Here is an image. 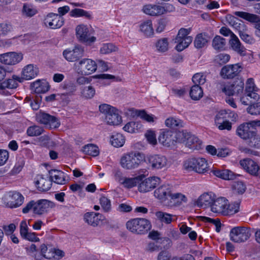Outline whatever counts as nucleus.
<instances>
[{"mask_svg":"<svg viewBox=\"0 0 260 260\" xmlns=\"http://www.w3.org/2000/svg\"><path fill=\"white\" fill-rule=\"evenodd\" d=\"M84 49L82 47L77 45L73 50L66 49L63 52V55L68 61L73 62L79 60L83 55Z\"/></svg>","mask_w":260,"mask_h":260,"instance_id":"f3484780","label":"nucleus"},{"mask_svg":"<svg viewBox=\"0 0 260 260\" xmlns=\"http://www.w3.org/2000/svg\"><path fill=\"white\" fill-rule=\"evenodd\" d=\"M141 31L146 37H151L154 34L151 20H147L142 22L140 25Z\"/></svg>","mask_w":260,"mask_h":260,"instance_id":"72a5a7b5","label":"nucleus"},{"mask_svg":"<svg viewBox=\"0 0 260 260\" xmlns=\"http://www.w3.org/2000/svg\"><path fill=\"white\" fill-rule=\"evenodd\" d=\"M234 14L236 16L253 23L255 29V35L260 37V17L259 16L242 11H236Z\"/></svg>","mask_w":260,"mask_h":260,"instance_id":"f8f14e48","label":"nucleus"},{"mask_svg":"<svg viewBox=\"0 0 260 260\" xmlns=\"http://www.w3.org/2000/svg\"><path fill=\"white\" fill-rule=\"evenodd\" d=\"M12 29L10 24L6 23H0V36H6L10 32Z\"/></svg>","mask_w":260,"mask_h":260,"instance_id":"338daca9","label":"nucleus"},{"mask_svg":"<svg viewBox=\"0 0 260 260\" xmlns=\"http://www.w3.org/2000/svg\"><path fill=\"white\" fill-rule=\"evenodd\" d=\"M247 26L245 25H242L238 31L239 35L244 42L247 44H252L255 42V40L251 36L247 34Z\"/></svg>","mask_w":260,"mask_h":260,"instance_id":"e433bc0d","label":"nucleus"},{"mask_svg":"<svg viewBox=\"0 0 260 260\" xmlns=\"http://www.w3.org/2000/svg\"><path fill=\"white\" fill-rule=\"evenodd\" d=\"M103 216L98 213L88 212L84 215L86 222L92 226H96L102 222Z\"/></svg>","mask_w":260,"mask_h":260,"instance_id":"a878e982","label":"nucleus"},{"mask_svg":"<svg viewBox=\"0 0 260 260\" xmlns=\"http://www.w3.org/2000/svg\"><path fill=\"white\" fill-rule=\"evenodd\" d=\"M192 80L195 85H202L206 82V76L202 73H196L193 76Z\"/></svg>","mask_w":260,"mask_h":260,"instance_id":"052dcab7","label":"nucleus"},{"mask_svg":"<svg viewBox=\"0 0 260 260\" xmlns=\"http://www.w3.org/2000/svg\"><path fill=\"white\" fill-rule=\"evenodd\" d=\"M44 131V129L42 127L34 125L27 128L26 133L29 136L36 137L41 135Z\"/></svg>","mask_w":260,"mask_h":260,"instance_id":"3c124183","label":"nucleus"},{"mask_svg":"<svg viewBox=\"0 0 260 260\" xmlns=\"http://www.w3.org/2000/svg\"><path fill=\"white\" fill-rule=\"evenodd\" d=\"M49 178L54 183L63 185L69 181L68 175L63 172L58 170H51L49 171Z\"/></svg>","mask_w":260,"mask_h":260,"instance_id":"aec40b11","label":"nucleus"},{"mask_svg":"<svg viewBox=\"0 0 260 260\" xmlns=\"http://www.w3.org/2000/svg\"><path fill=\"white\" fill-rule=\"evenodd\" d=\"M81 95L86 99H92L95 94V90L91 85L84 86L81 89Z\"/></svg>","mask_w":260,"mask_h":260,"instance_id":"8fccbe9b","label":"nucleus"},{"mask_svg":"<svg viewBox=\"0 0 260 260\" xmlns=\"http://www.w3.org/2000/svg\"><path fill=\"white\" fill-rule=\"evenodd\" d=\"M18 82H21V79L20 77L16 75H13L11 79H9L0 84V88H10L14 89L18 86Z\"/></svg>","mask_w":260,"mask_h":260,"instance_id":"2f4dec72","label":"nucleus"},{"mask_svg":"<svg viewBox=\"0 0 260 260\" xmlns=\"http://www.w3.org/2000/svg\"><path fill=\"white\" fill-rule=\"evenodd\" d=\"M97 67V64L94 61L91 59L84 58L79 62L78 71L81 75H88L94 72Z\"/></svg>","mask_w":260,"mask_h":260,"instance_id":"ddd939ff","label":"nucleus"},{"mask_svg":"<svg viewBox=\"0 0 260 260\" xmlns=\"http://www.w3.org/2000/svg\"><path fill=\"white\" fill-rule=\"evenodd\" d=\"M171 192V187L169 184H165L155 189L154 194L156 198L164 201L170 198Z\"/></svg>","mask_w":260,"mask_h":260,"instance_id":"393cba45","label":"nucleus"},{"mask_svg":"<svg viewBox=\"0 0 260 260\" xmlns=\"http://www.w3.org/2000/svg\"><path fill=\"white\" fill-rule=\"evenodd\" d=\"M111 144L115 147H122L125 143L124 137L120 133L114 134L110 139Z\"/></svg>","mask_w":260,"mask_h":260,"instance_id":"79ce46f5","label":"nucleus"},{"mask_svg":"<svg viewBox=\"0 0 260 260\" xmlns=\"http://www.w3.org/2000/svg\"><path fill=\"white\" fill-rule=\"evenodd\" d=\"M100 204L103 210L108 212L111 209V204L110 200L105 196H102L100 199Z\"/></svg>","mask_w":260,"mask_h":260,"instance_id":"bf43d9fd","label":"nucleus"},{"mask_svg":"<svg viewBox=\"0 0 260 260\" xmlns=\"http://www.w3.org/2000/svg\"><path fill=\"white\" fill-rule=\"evenodd\" d=\"M138 183L139 179L138 177L130 178L125 177L120 185L125 188L130 189L136 186Z\"/></svg>","mask_w":260,"mask_h":260,"instance_id":"09e8293b","label":"nucleus"},{"mask_svg":"<svg viewBox=\"0 0 260 260\" xmlns=\"http://www.w3.org/2000/svg\"><path fill=\"white\" fill-rule=\"evenodd\" d=\"M240 203L235 202L230 204L228 201V206L225 207L224 216L233 215L239 211Z\"/></svg>","mask_w":260,"mask_h":260,"instance_id":"37998d69","label":"nucleus"},{"mask_svg":"<svg viewBox=\"0 0 260 260\" xmlns=\"http://www.w3.org/2000/svg\"><path fill=\"white\" fill-rule=\"evenodd\" d=\"M189 95L192 100H199L203 96V91L200 85H194L191 87Z\"/></svg>","mask_w":260,"mask_h":260,"instance_id":"a18cd8bd","label":"nucleus"},{"mask_svg":"<svg viewBox=\"0 0 260 260\" xmlns=\"http://www.w3.org/2000/svg\"><path fill=\"white\" fill-rule=\"evenodd\" d=\"M126 228L134 234L143 235L147 233L151 228L149 220L143 218H136L128 220Z\"/></svg>","mask_w":260,"mask_h":260,"instance_id":"f03ea898","label":"nucleus"},{"mask_svg":"<svg viewBox=\"0 0 260 260\" xmlns=\"http://www.w3.org/2000/svg\"><path fill=\"white\" fill-rule=\"evenodd\" d=\"M228 206V200L224 197L214 199L211 204V210L215 213L224 215L225 207Z\"/></svg>","mask_w":260,"mask_h":260,"instance_id":"412c9836","label":"nucleus"},{"mask_svg":"<svg viewBox=\"0 0 260 260\" xmlns=\"http://www.w3.org/2000/svg\"><path fill=\"white\" fill-rule=\"evenodd\" d=\"M22 15L26 17H32L38 13L36 8L30 4L25 3L21 10Z\"/></svg>","mask_w":260,"mask_h":260,"instance_id":"f704fd0d","label":"nucleus"},{"mask_svg":"<svg viewBox=\"0 0 260 260\" xmlns=\"http://www.w3.org/2000/svg\"><path fill=\"white\" fill-rule=\"evenodd\" d=\"M82 151L86 154L92 156H96L99 154L98 147L92 144H89L85 145L83 147Z\"/></svg>","mask_w":260,"mask_h":260,"instance_id":"de8ad7c7","label":"nucleus"},{"mask_svg":"<svg viewBox=\"0 0 260 260\" xmlns=\"http://www.w3.org/2000/svg\"><path fill=\"white\" fill-rule=\"evenodd\" d=\"M112 174L115 181L118 182L120 185L125 177L122 171L120 169H118L113 170Z\"/></svg>","mask_w":260,"mask_h":260,"instance_id":"0e129e2a","label":"nucleus"},{"mask_svg":"<svg viewBox=\"0 0 260 260\" xmlns=\"http://www.w3.org/2000/svg\"><path fill=\"white\" fill-rule=\"evenodd\" d=\"M229 44L231 48L241 56H245L246 54V49L241 44L238 38L233 34L232 38H230Z\"/></svg>","mask_w":260,"mask_h":260,"instance_id":"b1692460","label":"nucleus"},{"mask_svg":"<svg viewBox=\"0 0 260 260\" xmlns=\"http://www.w3.org/2000/svg\"><path fill=\"white\" fill-rule=\"evenodd\" d=\"M155 216L157 219L162 223L166 224H170L174 221L173 217H175V215L164 212L162 211H157L155 213Z\"/></svg>","mask_w":260,"mask_h":260,"instance_id":"ea45409f","label":"nucleus"},{"mask_svg":"<svg viewBox=\"0 0 260 260\" xmlns=\"http://www.w3.org/2000/svg\"><path fill=\"white\" fill-rule=\"evenodd\" d=\"M44 23L46 26L51 29H56L63 25L64 19L57 14L51 13L47 15Z\"/></svg>","mask_w":260,"mask_h":260,"instance_id":"dca6fc26","label":"nucleus"},{"mask_svg":"<svg viewBox=\"0 0 260 260\" xmlns=\"http://www.w3.org/2000/svg\"><path fill=\"white\" fill-rule=\"evenodd\" d=\"M34 91L37 93H45L49 89V85L46 82H41L37 81L31 84Z\"/></svg>","mask_w":260,"mask_h":260,"instance_id":"a19ab883","label":"nucleus"},{"mask_svg":"<svg viewBox=\"0 0 260 260\" xmlns=\"http://www.w3.org/2000/svg\"><path fill=\"white\" fill-rule=\"evenodd\" d=\"M191 28H180L175 39V42L177 43L175 47L178 51H182L187 48L192 41V37L189 36Z\"/></svg>","mask_w":260,"mask_h":260,"instance_id":"39448f33","label":"nucleus"},{"mask_svg":"<svg viewBox=\"0 0 260 260\" xmlns=\"http://www.w3.org/2000/svg\"><path fill=\"white\" fill-rule=\"evenodd\" d=\"M77 37L82 42L90 45L96 40L95 37H90L87 27L84 25L77 26L76 29Z\"/></svg>","mask_w":260,"mask_h":260,"instance_id":"4468645a","label":"nucleus"},{"mask_svg":"<svg viewBox=\"0 0 260 260\" xmlns=\"http://www.w3.org/2000/svg\"><path fill=\"white\" fill-rule=\"evenodd\" d=\"M170 198L172 203L178 206L181 205L182 203H186L187 201L185 196L179 192L174 193L171 192Z\"/></svg>","mask_w":260,"mask_h":260,"instance_id":"49530a36","label":"nucleus"},{"mask_svg":"<svg viewBox=\"0 0 260 260\" xmlns=\"http://www.w3.org/2000/svg\"><path fill=\"white\" fill-rule=\"evenodd\" d=\"M35 184L38 189L41 191L49 190L52 185V181L48 177L43 175H38L35 178Z\"/></svg>","mask_w":260,"mask_h":260,"instance_id":"4be33fe9","label":"nucleus"},{"mask_svg":"<svg viewBox=\"0 0 260 260\" xmlns=\"http://www.w3.org/2000/svg\"><path fill=\"white\" fill-rule=\"evenodd\" d=\"M158 142L164 146L169 147L174 143V137L171 131H164L158 137Z\"/></svg>","mask_w":260,"mask_h":260,"instance_id":"cd10ccee","label":"nucleus"},{"mask_svg":"<svg viewBox=\"0 0 260 260\" xmlns=\"http://www.w3.org/2000/svg\"><path fill=\"white\" fill-rule=\"evenodd\" d=\"M162 6L157 5H147L144 6V13L151 16H159L162 15Z\"/></svg>","mask_w":260,"mask_h":260,"instance_id":"7c9ffc66","label":"nucleus"},{"mask_svg":"<svg viewBox=\"0 0 260 260\" xmlns=\"http://www.w3.org/2000/svg\"><path fill=\"white\" fill-rule=\"evenodd\" d=\"M212 173L216 177L224 180H234L236 178V174L229 170L214 169Z\"/></svg>","mask_w":260,"mask_h":260,"instance_id":"c756f323","label":"nucleus"},{"mask_svg":"<svg viewBox=\"0 0 260 260\" xmlns=\"http://www.w3.org/2000/svg\"><path fill=\"white\" fill-rule=\"evenodd\" d=\"M251 234L250 231L244 226L232 228L230 233V239L236 243H242L247 241Z\"/></svg>","mask_w":260,"mask_h":260,"instance_id":"6e6552de","label":"nucleus"},{"mask_svg":"<svg viewBox=\"0 0 260 260\" xmlns=\"http://www.w3.org/2000/svg\"><path fill=\"white\" fill-rule=\"evenodd\" d=\"M62 87L66 90L64 94H72L76 90V85L72 82L64 83Z\"/></svg>","mask_w":260,"mask_h":260,"instance_id":"680f3d73","label":"nucleus"},{"mask_svg":"<svg viewBox=\"0 0 260 260\" xmlns=\"http://www.w3.org/2000/svg\"><path fill=\"white\" fill-rule=\"evenodd\" d=\"M225 45V39L219 36H215L212 41V46L216 50L221 51L224 50Z\"/></svg>","mask_w":260,"mask_h":260,"instance_id":"c03bdc74","label":"nucleus"},{"mask_svg":"<svg viewBox=\"0 0 260 260\" xmlns=\"http://www.w3.org/2000/svg\"><path fill=\"white\" fill-rule=\"evenodd\" d=\"M36 119L40 123L46 125L50 128H56L60 125L59 120L57 117L45 112L37 114Z\"/></svg>","mask_w":260,"mask_h":260,"instance_id":"9d476101","label":"nucleus"},{"mask_svg":"<svg viewBox=\"0 0 260 260\" xmlns=\"http://www.w3.org/2000/svg\"><path fill=\"white\" fill-rule=\"evenodd\" d=\"M242 168L248 174L257 176L258 175L259 166L257 163L250 158H244L239 162Z\"/></svg>","mask_w":260,"mask_h":260,"instance_id":"2eb2a0df","label":"nucleus"},{"mask_svg":"<svg viewBox=\"0 0 260 260\" xmlns=\"http://www.w3.org/2000/svg\"><path fill=\"white\" fill-rule=\"evenodd\" d=\"M116 108L107 104H101L99 106V111L101 113L104 114L105 117L108 114L113 113L116 111Z\"/></svg>","mask_w":260,"mask_h":260,"instance_id":"4d7b16f0","label":"nucleus"},{"mask_svg":"<svg viewBox=\"0 0 260 260\" xmlns=\"http://www.w3.org/2000/svg\"><path fill=\"white\" fill-rule=\"evenodd\" d=\"M105 121L109 125H117L122 122V117L119 115L118 110L116 109V111L113 112V113L106 116Z\"/></svg>","mask_w":260,"mask_h":260,"instance_id":"473e14b6","label":"nucleus"},{"mask_svg":"<svg viewBox=\"0 0 260 260\" xmlns=\"http://www.w3.org/2000/svg\"><path fill=\"white\" fill-rule=\"evenodd\" d=\"M22 58L21 53L8 52L0 54V62L7 65H13L19 62Z\"/></svg>","mask_w":260,"mask_h":260,"instance_id":"6ab92c4d","label":"nucleus"},{"mask_svg":"<svg viewBox=\"0 0 260 260\" xmlns=\"http://www.w3.org/2000/svg\"><path fill=\"white\" fill-rule=\"evenodd\" d=\"M196 163V158H190L183 162V168L188 172H195V165Z\"/></svg>","mask_w":260,"mask_h":260,"instance_id":"5fc2aeb1","label":"nucleus"},{"mask_svg":"<svg viewBox=\"0 0 260 260\" xmlns=\"http://www.w3.org/2000/svg\"><path fill=\"white\" fill-rule=\"evenodd\" d=\"M230 59V56L225 53H220L215 57V60L220 64L228 62Z\"/></svg>","mask_w":260,"mask_h":260,"instance_id":"774afa93","label":"nucleus"},{"mask_svg":"<svg viewBox=\"0 0 260 260\" xmlns=\"http://www.w3.org/2000/svg\"><path fill=\"white\" fill-rule=\"evenodd\" d=\"M236 133L241 139L247 140L246 143L249 147H260V137L257 134L256 128L251 126L249 122L240 124L237 127Z\"/></svg>","mask_w":260,"mask_h":260,"instance_id":"f257e3e1","label":"nucleus"},{"mask_svg":"<svg viewBox=\"0 0 260 260\" xmlns=\"http://www.w3.org/2000/svg\"><path fill=\"white\" fill-rule=\"evenodd\" d=\"M166 125L171 128L182 126V122L179 119L170 117L167 118L165 121Z\"/></svg>","mask_w":260,"mask_h":260,"instance_id":"6e6d98bb","label":"nucleus"},{"mask_svg":"<svg viewBox=\"0 0 260 260\" xmlns=\"http://www.w3.org/2000/svg\"><path fill=\"white\" fill-rule=\"evenodd\" d=\"M226 20L231 26L234 27L238 31L240 30L242 25H245L243 22L240 23V20L237 18L231 15H228L226 16Z\"/></svg>","mask_w":260,"mask_h":260,"instance_id":"603ef678","label":"nucleus"},{"mask_svg":"<svg viewBox=\"0 0 260 260\" xmlns=\"http://www.w3.org/2000/svg\"><path fill=\"white\" fill-rule=\"evenodd\" d=\"M209 37L206 33L198 34L194 41V45L196 48L200 49L204 47L207 44Z\"/></svg>","mask_w":260,"mask_h":260,"instance_id":"c9c22d12","label":"nucleus"},{"mask_svg":"<svg viewBox=\"0 0 260 260\" xmlns=\"http://www.w3.org/2000/svg\"><path fill=\"white\" fill-rule=\"evenodd\" d=\"M39 69L37 66L30 64L25 66L23 69L22 75L23 79L28 80L35 78L38 74Z\"/></svg>","mask_w":260,"mask_h":260,"instance_id":"bb28decb","label":"nucleus"},{"mask_svg":"<svg viewBox=\"0 0 260 260\" xmlns=\"http://www.w3.org/2000/svg\"><path fill=\"white\" fill-rule=\"evenodd\" d=\"M24 197L19 192L10 191L7 192L3 198L6 206L11 208H16L20 206L24 202Z\"/></svg>","mask_w":260,"mask_h":260,"instance_id":"0eeeda50","label":"nucleus"},{"mask_svg":"<svg viewBox=\"0 0 260 260\" xmlns=\"http://www.w3.org/2000/svg\"><path fill=\"white\" fill-rule=\"evenodd\" d=\"M214 199L212 198V194L208 193H205L202 194L198 199V205L201 207H206L207 206L211 207V204Z\"/></svg>","mask_w":260,"mask_h":260,"instance_id":"58836bf2","label":"nucleus"},{"mask_svg":"<svg viewBox=\"0 0 260 260\" xmlns=\"http://www.w3.org/2000/svg\"><path fill=\"white\" fill-rule=\"evenodd\" d=\"M142 128V125L139 122L131 121L126 123L123 129L124 131L130 133H139Z\"/></svg>","mask_w":260,"mask_h":260,"instance_id":"4c0bfd02","label":"nucleus"},{"mask_svg":"<svg viewBox=\"0 0 260 260\" xmlns=\"http://www.w3.org/2000/svg\"><path fill=\"white\" fill-rule=\"evenodd\" d=\"M178 141L184 143L185 145L193 150H200L202 148V142L195 135L187 131H182L177 134Z\"/></svg>","mask_w":260,"mask_h":260,"instance_id":"20e7f679","label":"nucleus"},{"mask_svg":"<svg viewBox=\"0 0 260 260\" xmlns=\"http://www.w3.org/2000/svg\"><path fill=\"white\" fill-rule=\"evenodd\" d=\"M144 159L143 154L139 152H132L122 156L120 165L125 169L132 170L138 168Z\"/></svg>","mask_w":260,"mask_h":260,"instance_id":"7ed1b4c3","label":"nucleus"},{"mask_svg":"<svg viewBox=\"0 0 260 260\" xmlns=\"http://www.w3.org/2000/svg\"><path fill=\"white\" fill-rule=\"evenodd\" d=\"M116 49V47L113 44H104L100 49V52L104 54H109L113 51H115Z\"/></svg>","mask_w":260,"mask_h":260,"instance_id":"e2e57ef3","label":"nucleus"},{"mask_svg":"<svg viewBox=\"0 0 260 260\" xmlns=\"http://www.w3.org/2000/svg\"><path fill=\"white\" fill-rule=\"evenodd\" d=\"M146 162L152 170H159L165 168L168 165L167 157L161 154H153L147 156Z\"/></svg>","mask_w":260,"mask_h":260,"instance_id":"1a4fd4ad","label":"nucleus"},{"mask_svg":"<svg viewBox=\"0 0 260 260\" xmlns=\"http://www.w3.org/2000/svg\"><path fill=\"white\" fill-rule=\"evenodd\" d=\"M52 202L47 200H40L35 202L34 213L41 215L47 212L52 207Z\"/></svg>","mask_w":260,"mask_h":260,"instance_id":"5701e85b","label":"nucleus"},{"mask_svg":"<svg viewBox=\"0 0 260 260\" xmlns=\"http://www.w3.org/2000/svg\"><path fill=\"white\" fill-rule=\"evenodd\" d=\"M169 42L167 38L159 39L155 44V47L159 52L163 53L168 50Z\"/></svg>","mask_w":260,"mask_h":260,"instance_id":"864d4df0","label":"nucleus"},{"mask_svg":"<svg viewBox=\"0 0 260 260\" xmlns=\"http://www.w3.org/2000/svg\"><path fill=\"white\" fill-rule=\"evenodd\" d=\"M247 111L251 115H258L260 114V102L253 103L249 106L247 109Z\"/></svg>","mask_w":260,"mask_h":260,"instance_id":"13d9d810","label":"nucleus"},{"mask_svg":"<svg viewBox=\"0 0 260 260\" xmlns=\"http://www.w3.org/2000/svg\"><path fill=\"white\" fill-rule=\"evenodd\" d=\"M160 180V178L158 177L147 178L139 184L138 189L141 192H148L159 184Z\"/></svg>","mask_w":260,"mask_h":260,"instance_id":"a211bd4d","label":"nucleus"},{"mask_svg":"<svg viewBox=\"0 0 260 260\" xmlns=\"http://www.w3.org/2000/svg\"><path fill=\"white\" fill-rule=\"evenodd\" d=\"M242 70L240 63L228 64L221 68L220 75L223 79H231L237 76Z\"/></svg>","mask_w":260,"mask_h":260,"instance_id":"9b49d317","label":"nucleus"},{"mask_svg":"<svg viewBox=\"0 0 260 260\" xmlns=\"http://www.w3.org/2000/svg\"><path fill=\"white\" fill-rule=\"evenodd\" d=\"M136 114L141 117V118L146 120L147 122H153V117L152 115L148 114L145 110H137Z\"/></svg>","mask_w":260,"mask_h":260,"instance_id":"69168bd1","label":"nucleus"},{"mask_svg":"<svg viewBox=\"0 0 260 260\" xmlns=\"http://www.w3.org/2000/svg\"><path fill=\"white\" fill-rule=\"evenodd\" d=\"M209 171V167L206 159L202 157L196 158L195 172L200 174H206Z\"/></svg>","mask_w":260,"mask_h":260,"instance_id":"c85d7f7f","label":"nucleus"},{"mask_svg":"<svg viewBox=\"0 0 260 260\" xmlns=\"http://www.w3.org/2000/svg\"><path fill=\"white\" fill-rule=\"evenodd\" d=\"M244 80L242 78H237L233 83L229 85L220 83V89L222 92L229 96L240 94L243 93L244 87Z\"/></svg>","mask_w":260,"mask_h":260,"instance_id":"423d86ee","label":"nucleus"}]
</instances>
